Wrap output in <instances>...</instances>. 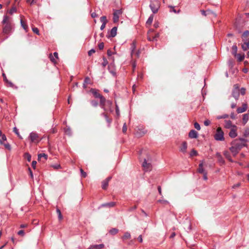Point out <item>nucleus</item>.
Returning a JSON list of instances; mask_svg holds the SVG:
<instances>
[{"label": "nucleus", "instance_id": "2f4dec72", "mask_svg": "<svg viewBox=\"0 0 249 249\" xmlns=\"http://www.w3.org/2000/svg\"><path fill=\"white\" fill-rule=\"evenodd\" d=\"M20 24H21V25L22 27V28L26 31H27V30L28 29V26L24 23V22L23 21V20L22 19L20 20Z\"/></svg>", "mask_w": 249, "mask_h": 249}, {"label": "nucleus", "instance_id": "4be33fe9", "mask_svg": "<svg viewBox=\"0 0 249 249\" xmlns=\"http://www.w3.org/2000/svg\"><path fill=\"white\" fill-rule=\"evenodd\" d=\"M118 232V230L116 228H112L109 231V233L111 235H115Z\"/></svg>", "mask_w": 249, "mask_h": 249}, {"label": "nucleus", "instance_id": "6e6552de", "mask_svg": "<svg viewBox=\"0 0 249 249\" xmlns=\"http://www.w3.org/2000/svg\"><path fill=\"white\" fill-rule=\"evenodd\" d=\"M239 94L240 92L238 88H235L232 91V96L235 100H237L238 99Z\"/></svg>", "mask_w": 249, "mask_h": 249}, {"label": "nucleus", "instance_id": "a211bd4d", "mask_svg": "<svg viewBox=\"0 0 249 249\" xmlns=\"http://www.w3.org/2000/svg\"><path fill=\"white\" fill-rule=\"evenodd\" d=\"M249 118V114L248 113H246L243 115V122L244 124H245L248 121Z\"/></svg>", "mask_w": 249, "mask_h": 249}, {"label": "nucleus", "instance_id": "338daca9", "mask_svg": "<svg viewBox=\"0 0 249 249\" xmlns=\"http://www.w3.org/2000/svg\"><path fill=\"white\" fill-rule=\"evenodd\" d=\"M91 247H92V249H100L99 247L98 246V245H91Z\"/></svg>", "mask_w": 249, "mask_h": 249}, {"label": "nucleus", "instance_id": "dca6fc26", "mask_svg": "<svg viewBox=\"0 0 249 249\" xmlns=\"http://www.w3.org/2000/svg\"><path fill=\"white\" fill-rule=\"evenodd\" d=\"M216 157L217 158V160L219 163H220L221 164H223L224 163V160L220 153H216Z\"/></svg>", "mask_w": 249, "mask_h": 249}, {"label": "nucleus", "instance_id": "f257e3e1", "mask_svg": "<svg viewBox=\"0 0 249 249\" xmlns=\"http://www.w3.org/2000/svg\"><path fill=\"white\" fill-rule=\"evenodd\" d=\"M2 23L4 25L2 29L3 33L4 34H10L13 28V24L10 18L7 16H4Z\"/></svg>", "mask_w": 249, "mask_h": 249}, {"label": "nucleus", "instance_id": "7c9ffc66", "mask_svg": "<svg viewBox=\"0 0 249 249\" xmlns=\"http://www.w3.org/2000/svg\"><path fill=\"white\" fill-rule=\"evenodd\" d=\"M224 155L229 160L231 161V157H230V153L228 151H225L224 152Z\"/></svg>", "mask_w": 249, "mask_h": 249}, {"label": "nucleus", "instance_id": "4468645a", "mask_svg": "<svg viewBox=\"0 0 249 249\" xmlns=\"http://www.w3.org/2000/svg\"><path fill=\"white\" fill-rule=\"evenodd\" d=\"M117 28L116 27H113L109 33V37H114L117 35Z\"/></svg>", "mask_w": 249, "mask_h": 249}, {"label": "nucleus", "instance_id": "3c124183", "mask_svg": "<svg viewBox=\"0 0 249 249\" xmlns=\"http://www.w3.org/2000/svg\"><path fill=\"white\" fill-rule=\"evenodd\" d=\"M32 30H33V31L35 33H36V34H37V35H38V34H39V30H38V29L37 28H36V27H35V28H32Z\"/></svg>", "mask_w": 249, "mask_h": 249}, {"label": "nucleus", "instance_id": "0e129e2a", "mask_svg": "<svg viewBox=\"0 0 249 249\" xmlns=\"http://www.w3.org/2000/svg\"><path fill=\"white\" fill-rule=\"evenodd\" d=\"M36 161H32V167L35 169L36 168Z\"/></svg>", "mask_w": 249, "mask_h": 249}, {"label": "nucleus", "instance_id": "680f3d73", "mask_svg": "<svg viewBox=\"0 0 249 249\" xmlns=\"http://www.w3.org/2000/svg\"><path fill=\"white\" fill-rule=\"evenodd\" d=\"M116 113L118 116H119L120 115L119 109V107L117 105H116Z\"/></svg>", "mask_w": 249, "mask_h": 249}, {"label": "nucleus", "instance_id": "37998d69", "mask_svg": "<svg viewBox=\"0 0 249 249\" xmlns=\"http://www.w3.org/2000/svg\"><path fill=\"white\" fill-rule=\"evenodd\" d=\"M194 126L196 130H200V128H201L199 124H198L197 123H195L194 124Z\"/></svg>", "mask_w": 249, "mask_h": 249}, {"label": "nucleus", "instance_id": "c9c22d12", "mask_svg": "<svg viewBox=\"0 0 249 249\" xmlns=\"http://www.w3.org/2000/svg\"><path fill=\"white\" fill-rule=\"evenodd\" d=\"M25 158L27 159L28 161H30L31 160V156L28 153L25 154Z\"/></svg>", "mask_w": 249, "mask_h": 249}, {"label": "nucleus", "instance_id": "de8ad7c7", "mask_svg": "<svg viewBox=\"0 0 249 249\" xmlns=\"http://www.w3.org/2000/svg\"><path fill=\"white\" fill-rule=\"evenodd\" d=\"M50 60H51V61H52L53 62V63L56 62V58H54L52 54H50Z\"/></svg>", "mask_w": 249, "mask_h": 249}, {"label": "nucleus", "instance_id": "412c9836", "mask_svg": "<svg viewBox=\"0 0 249 249\" xmlns=\"http://www.w3.org/2000/svg\"><path fill=\"white\" fill-rule=\"evenodd\" d=\"M101 115L103 116L105 118L106 121L108 123V126L109 127L112 121L111 119H109L107 114L105 113H102Z\"/></svg>", "mask_w": 249, "mask_h": 249}, {"label": "nucleus", "instance_id": "aec40b11", "mask_svg": "<svg viewBox=\"0 0 249 249\" xmlns=\"http://www.w3.org/2000/svg\"><path fill=\"white\" fill-rule=\"evenodd\" d=\"M99 98L100 99V105L102 108L105 109L104 105L106 102V99L102 95Z\"/></svg>", "mask_w": 249, "mask_h": 249}, {"label": "nucleus", "instance_id": "6ab92c4d", "mask_svg": "<svg viewBox=\"0 0 249 249\" xmlns=\"http://www.w3.org/2000/svg\"><path fill=\"white\" fill-rule=\"evenodd\" d=\"M136 42H135V41H133L131 45V54L132 55L134 54V52L136 49Z\"/></svg>", "mask_w": 249, "mask_h": 249}, {"label": "nucleus", "instance_id": "f3484780", "mask_svg": "<svg viewBox=\"0 0 249 249\" xmlns=\"http://www.w3.org/2000/svg\"><path fill=\"white\" fill-rule=\"evenodd\" d=\"M90 91L96 98H100L102 96L95 89H90Z\"/></svg>", "mask_w": 249, "mask_h": 249}, {"label": "nucleus", "instance_id": "c03bdc74", "mask_svg": "<svg viewBox=\"0 0 249 249\" xmlns=\"http://www.w3.org/2000/svg\"><path fill=\"white\" fill-rule=\"evenodd\" d=\"M126 130H127L126 124V123H124L123 125L122 131H123V132L124 133L126 132Z\"/></svg>", "mask_w": 249, "mask_h": 249}, {"label": "nucleus", "instance_id": "f8f14e48", "mask_svg": "<svg viewBox=\"0 0 249 249\" xmlns=\"http://www.w3.org/2000/svg\"><path fill=\"white\" fill-rule=\"evenodd\" d=\"M247 108H248L247 105L246 104H243L242 105V107H238L237 109V112L238 113H243V112H245V111H246V110L247 109Z\"/></svg>", "mask_w": 249, "mask_h": 249}, {"label": "nucleus", "instance_id": "603ef678", "mask_svg": "<svg viewBox=\"0 0 249 249\" xmlns=\"http://www.w3.org/2000/svg\"><path fill=\"white\" fill-rule=\"evenodd\" d=\"M169 7H170L171 9H172V12H173L175 13H178L179 12V10L177 12V11L174 9V7L173 6H169Z\"/></svg>", "mask_w": 249, "mask_h": 249}, {"label": "nucleus", "instance_id": "5701e85b", "mask_svg": "<svg viewBox=\"0 0 249 249\" xmlns=\"http://www.w3.org/2000/svg\"><path fill=\"white\" fill-rule=\"evenodd\" d=\"M131 237L130 233L129 232H125L122 237L123 240L130 239Z\"/></svg>", "mask_w": 249, "mask_h": 249}, {"label": "nucleus", "instance_id": "c85d7f7f", "mask_svg": "<svg viewBox=\"0 0 249 249\" xmlns=\"http://www.w3.org/2000/svg\"><path fill=\"white\" fill-rule=\"evenodd\" d=\"M115 205V203L113 202L105 203L102 205L103 206H106L108 207H112Z\"/></svg>", "mask_w": 249, "mask_h": 249}, {"label": "nucleus", "instance_id": "f704fd0d", "mask_svg": "<svg viewBox=\"0 0 249 249\" xmlns=\"http://www.w3.org/2000/svg\"><path fill=\"white\" fill-rule=\"evenodd\" d=\"M100 21L102 23L106 24L107 22V18H106V17L103 16V17H101V18H100Z\"/></svg>", "mask_w": 249, "mask_h": 249}, {"label": "nucleus", "instance_id": "6e6d98bb", "mask_svg": "<svg viewBox=\"0 0 249 249\" xmlns=\"http://www.w3.org/2000/svg\"><path fill=\"white\" fill-rule=\"evenodd\" d=\"M240 185H241V183H236V184H234V185L232 186V188L233 189H235V188H237V187H240Z\"/></svg>", "mask_w": 249, "mask_h": 249}, {"label": "nucleus", "instance_id": "cd10ccee", "mask_svg": "<svg viewBox=\"0 0 249 249\" xmlns=\"http://www.w3.org/2000/svg\"><path fill=\"white\" fill-rule=\"evenodd\" d=\"M235 56L237 57L238 60L239 61H242L244 59V57H245V55L244 54H239V53L237 54Z\"/></svg>", "mask_w": 249, "mask_h": 249}, {"label": "nucleus", "instance_id": "e433bc0d", "mask_svg": "<svg viewBox=\"0 0 249 249\" xmlns=\"http://www.w3.org/2000/svg\"><path fill=\"white\" fill-rule=\"evenodd\" d=\"M158 202L163 204H167L169 203L167 200L164 199H159L158 200Z\"/></svg>", "mask_w": 249, "mask_h": 249}, {"label": "nucleus", "instance_id": "bb28decb", "mask_svg": "<svg viewBox=\"0 0 249 249\" xmlns=\"http://www.w3.org/2000/svg\"><path fill=\"white\" fill-rule=\"evenodd\" d=\"M237 52V47L236 45H233L232 47V53L234 55L236 56Z\"/></svg>", "mask_w": 249, "mask_h": 249}, {"label": "nucleus", "instance_id": "864d4df0", "mask_svg": "<svg viewBox=\"0 0 249 249\" xmlns=\"http://www.w3.org/2000/svg\"><path fill=\"white\" fill-rule=\"evenodd\" d=\"M18 234L19 235L23 236L24 235V231L23 230H20L19 231H18Z\"/></svg>", "mask_w": 249, "mask_h": 249}, {"label": "nucleus", "instance_id": "bf43d9fd", "mask_svg": "<svg viewBox=\"0 0 249 249\" xmlns=\"http://www.w3.org/2000/svg\"><path fill=\"white\" fill-rule=\"evenodd\" d=\"M2 77H3V80H4V81L5 82H8V80L7 79V77H6V76L5 74L4 73H2Z\"/></svg>", "mask_w": 249, "mask_h": 249}, {"label": "nucleus", "instance_id": "7ed1b4c3", "mask_svg": "<svg viewBox=\"0 0 249 249\" xmlns=\"http://www.w3.org/2000/svg\"><path fill=\"white\" fill-rule=\"evenodd\" d=\"M214 137L216 141H222L224 140V132L221 127H219L217 128Z\"/></svg>", "mask_w": 249, "mask_h": 249}, {"label": "nucleus", "instance_id": "0eeeda50", "mask_svg": "<svg viewBox=\"0 0 249 249\" xmlns=\"http://www.w3.org/2000/svg\"><path fill=\"white\" fill-rule=\"evenodd\" d=\"M224 126L226 128H236V126L232 124L231 121L230 120H225V124Z\"/></svg>", "mask_w": 249, "mask_h": 249}, {"label": "nucleus", "instance_id": "393cba45", "mask_svg": "<svg viewBox=\"0 0 249 249\" xmlns=\"http://www.w3.org/2000/svg\"><path fill=\"white\" fill-rule=\"evenodd\" d=\"M242 48L243 50L246 51L249 49V41L248 42L245 43L242 45Z\"/></svg>", "mask_w": 249, "mask_h": 249}, {"label": "nucleus", "instance_id": "774afa93", "mask_svg": "<svg viewBox=\"0 0 249 249\" xmlns=\"http://www.w3.org/2000/svg\"><path fill=\"white\" fill-rule=\"evenodd\" d=\"M4 146L6 148L10 150L11 149V146L8 143H7V144H4Z\"/></svg>", "mask_w": 249, "mask_h": 249}, {"label": "nucleus", "instance_id": "58836bf2", "mask_svg": "<svg viewBox=\"0 0 249 249\" xmlns=\"http://www.w3.org/2000/svg\"><path fill=\"white\" fill-rule=\"evenodd\" d=\"M17 11V9L16 7H12L9 11V14H10L11 15H12L13 14H14V13H16Z\"/></svg>", "mask_w": 249, "mask_h": 249}, {"label": "nucleus", "instance_id": "4d7b16f0", "mask_svg": "<svg viewBox=\"0 0 249 249\" xmlns=\"http://www.w3.org/2000/svg\"><path fill=\"white\" fill-rule=\"evenodd\" d=\"M211 123V122L209 120H206L204 121V124L206 126H208Z\"/></svg>", "mask_w": 249, "mask_h": 249}, {"label": "nucleus", "instance_id": "423d86ee", "mask_svg": "<svg viewBox=\"0 0 249 249\" xmlns=\"http://www.w3.org/2000/svg\"><path fill=\"white\" fill-rule=\"evenodd\" d=\"M30 138L31 141L33 142H38V135L35 132H31L30 134Z\"/></svg>", "mask_w": 249, "mask_h": 249}, {"label": "nucleus", "instance_id": "473e14b6", "mask_svg": "<svg viewBox=\"0 0 249 249\" xmlns=\"http://www.w3.org/2000/svg\"><path fill=\"white\" fill-rule=\"evenodd\" d=\"M229 115L228 114H224L223 115H219L216 117L217 119H225L228 118Z\"/></svg>", "mask_w": 249, "mask_h": 249}, {"label": "nucleus", "instance_id": "c756f323", "mask_svg": "<svg viewBox=\"0 0 249 249\" xmlns=\"http://www.w3.org/2000/svg\"><path fill=\"white\" fill-rule=\"evenodd\" d=\"M153 18H154V16L153 15H151L148 18L147 21H146V24H148V25H150L151 24V23H152V21L153 20Z\"/></svg>", "mask_w": 249, "mask_h": 249}, {"label": "nucleus", "instance_id": "a18cd8bd", "mask_svg": "<svg viewBox=\"0 0 249 249\" xmlns=\"http://www.w3.org/2000/svg\"><path fill=\"white\" fill-rule=\"evenodd\" d=\"M91 104L92 105V106L93 107H97V105H98V102L96 101H91Z\"/></svg>", "mask_w": 249, "mask_h": 249}, {"label": "nucleus", "instance_id": "49530a36", "mask_svg": "<svg viewBox=\"0 0 249 249\" xmlns=\"http://www.w3.org/2000/svg\"><path fill=\"white\" fill-rule=\"evenodd\" d=\"M95 52V51L94 49H91L90 50H89L88 52V54L90 56L93 53H94Z\"/></svg>", "mask_w": 249, "mask_h": 249}, {"label": "nucleus", "instance_id": "79ce46f5", "mask_svg": "<svg viewBox=\"0 0 249 249\" xmlns=\"http://www.w3.org/2000/svg\"><path fill=\"white\" fill-rule=\"evenodd\" d=\"M80 173L81 176L83 178H86L87 177V174L85 172L83 171L82 169H80Z\"/></svg>", "mask_w": 249, "mask_h": 249}, {"label": "nucleus", "instance_id": "5fc2aeb1", "mask_svg": "<svg viewBox=\"0 0 249 249\" xmlns=\"http://www.w3.org/2000/svg\"><path fill=\"white\" fill-rule=\"evenodd\" d=\"M98 47L100 50H102L104 47V43L101 42L98 45Z\"/></svg>", "mask_w": 249, "mask_h": 249}, {"label": "nucleus", "instance_id": "ddd939ff", "mask_svg": "<svg viewBox=\"0 0 249 249\" xmlns=\"http://www.w3.org/2000/svg\"><path fill=\"white\" fill-rule=\"evenodd\" d=\"M229 135L231 138H234L236 137L237 135V134L236 132V128H231L229 132Z\"/></svg>", "mask_w": 249, "mask_h": 249}, {"label": "nucleus", "instance_id": "052dcab7", "mask_svg": "<svg viewBox=\"0 0 249 249\" xmlns=\"http://www.w3.org/2000/svg\"><path fill=\"white\" fill-rule=\"evenodd\" d=\"M137 208V206H134L131 208H130L129 209H128V211L129 212H131V211H133L134 210H135V209H136Z\"/></svg>", "mask_w": 249, "mask_h": 249}, {"label": "nucleus", "instance_id": "2eb2a0df", "mask_svg": "<svg viewBox=\"0 0 249 249\" xmlns=\"http://www.w3.org/2000/svg\"><path fill=\"white\" fill-rule=\"evenodd\" d=\"M230 149L234 156H235L239 152L238 148L236 146H231Z\"/></svg>", "mask_w": 249, "mask_h": 249}, {"label": "nucleus", "instance_id": "ea45409f", "mask_svg": "<svg viewBox=\"0 0 249 249\" xmlns=\"http://www.w3.org/2000/svg\"><path fill=\"white\" fill-rule=\"evenodd\" d=\"M108 64V62H107V60L106 58H105V57L103 58V62L102 64V66L105 67H106Z\"/></svg>", "mask_w": 249, "mask_h": 249}, {"label": "nucleus", "instance_id": "72a5a7b5", "mask_svg": "<svg viewBox=\"0 0 249 249\" xmlns=\"http://www.w3.org/2000/svg\"><path fill=\"white\" fill-rule=\"evenodd\" d=\"M65 132L68 135L70 136L71 135V131L70 127L66 128L65 129Z\"/></svg>", "mask_w": 249, "mask_h": 249}, {"label": "nucleus", "instance_id": "39448f33", "mask_svg": "<svg viewBox=\"0 0 249 249\" xmlns=\"http://www.w3.org/2000/svg\"><path fill=\"white\" fill-rule=\"evenodd\" d=\"M122 11L121 10H117L114 12L113 13V21L116 22L118 21L120 16L122 14Z\"/></svg>", "mask_w": 249, "mask_h": 249}, {"label": "nucleus", "instance_id": "13d9d810", "mask_svg": "<svg viewBox=\"0 0 249 249\" xmlns=\"http://www.w3.org/2000/svg\"><path fill=\"white\" fill-rule=\"evenodd\" d=\"M89 81H90V79L89 77H87L85 78V80H84V83H86V84H89Z\"/></svg>", "mask_w": 249, "mask_h": 249}, {"label": "nucleus", "instance_id": "8fccbe9b", "mask_svg": "<svg viewBox=\"0 0 249 249\" xmlns=\"http://www.w3.org/2000/svg\"><path fill=\"white\" fill-rule=\"evenodd\" d=\"M249 35V31H245L243 34V37H246L248 36Z\"/></svg>", "mask_w": 249, "mask_h": 249}, {"label": "nucleus", "instance_id": "1a4fd4ad", "mask_svg": "<svg viewBox=\"0 0 249 249\" xmlns=\"http://www.w3.org/2000/svg\"><path fill=\"white\" fill-rule=\"evenodd\" d=\"M111 177H109L107 178L105 180H103L102 183V187L103 189L105 190L107 189L108 184V182L111 179Z\"/></svg>", "mask_w": 249, "mask_h": 249}, {"label": "nucleus", "instance_id": "20e7f679", "mask_svg": "<svg viewBox=\"0 0 249 249\" xmlns=\"http://www.w3.org/2000/svg\"><path fill=\"white\" fill-rule=\"evenodd\" d=\"M149 160V159L148 158V160H147L146 159L144 160V161L142 163V167L144 168V170L146 171H148V170H150L152 168V165L150 162H148Z\"/></svg>", "mask_w": 249, "mask_h": 249}, {"label": "nucleus", "instance_id": "e2e57ef3", "mask_svg": "<svg viewBox=\"0 0 249 249\" xmlns=\"http://www.w3.org/2000/svg\"><path fill=\"white\" fill-rule=\"evenodd\" d=\"M245 89L244 88H241L240 90V92L242 95H244L245 94Z\"/></svg>", "mask_w": 249, "mask_h": 249}, {"label": "nucleus", "instance_id": "69168bd1", "mask_svg": "<svg viewBox=\"0 0 249 249\" xmlns=\"http://www.w3.org/2000/svg\"><path fill=\"white\" fill-rule=\"evenodd\" d=\"M158 192L160 195L162 196V193H161V188L160 186H159L158 187Z\"/></svg>", "mask_w": 249, "mask_h": 249}, {"label": "nucleus", "instance_id": "b1692460", "mask_svg": "<svg viewBox=\"0 0 249 249\" xmlns=\"http://www.w3.org/2000/svg\"><path fill=\"white\" fill-rule=\"evenodd\" d=\"M198 171L199 173H201V174L204 173L205 172L203 168V162H201L199 164Z\"/></svg>", "mask_w": 249, "mask_h": 249}, {"label": "nucleus", "instance_id": "4c0bfd02", "mask_svg": "<svg viewBox=\"0 0 249 249\" xmlns=\"http://www.w3.org/2000/svg\"><path fill=\"white\" fill-rule=\"evenodd\" d=\"M56 213L58 214L59 219L61 220L62 219V215L61 213V211L59 209H56Z\"/></svg>", "mask_w": 249, "mask_h": 249}, {"label": "nucleus", "instance_id": "9d476101", "mask_svg": "<svg viewBox=\"0 0 249 249\" xmlns=\"http://www.w3.org/2000/svg\"><path fill=\"white\" fill-rule=\"evenodd\" d=\"M198 133L195 130H191L189 133V137L191 139H196L198 137Z\"/></svg>", "mask_w": 249, "mask_h": 249}, {"label": "nucleus", "instance_id": "09e8293b", "mask_svg": "<svg viewBox=\"0 0 249 249\" xmlns=\"http://www.w3.org/2000/svg\"><path fill=\"white\" fill-rule=\"evenodd\" d=\"M13 131L18 137L20 136L19 132H18V130L17 127H15L13 129Z\"/></svg>", "mask_w": 249, "mask_h": 249}, {"label": "nucleus", "instance_id": "a19ab883", "mask_svg": "<svg viewBox=\"0 0 249 249\" xmlns=\"http://www.w3.org/2000/svg\"><path fill=\"white\" fill-rule=\"evenodd\" d=\"M197 155V152L196 150L194 149H192L190 153L191 156H196Z\"/></svg>", "mask_w": 249, "mask_h": 249}, {"label": "nucleus", "instance_id": "9b49d317", "mask_svg": "<svg viewBox=\"0 0 249 249\" xmlns=\"http://www.w3.org/2000/svg\"><path fill=\"white\" fill-rule=\"evenodd\" d=\"M187 148V143L186 142H183L179 148V151L183 153H185L186 152Z\"/></svg>", "mask_w": 249, "mask_h": 249}, {"label": "nucleus", "instance_id": "a878e982", "mask_svg": "<svg viewBox=\"0 0 249 249\" xmlns=\"http://www.w3.org/2000/svg\"><path fill=\"white\" fill-rule=\"evenodd\" d=\"M47 155L44 153H41L38 155V160H41V159L42 158H44V159L46 160L47 159Z\"/></svg>", "mask_w": 249, "mask_h": 249}, {"label": "nucleus", "instance_id": "f03ea898", "mask_svg": "<svg viewBox=\"0 0 249 249\" xmlns=\"http://www.w3.org/2000/svg\"><path fill=\"white\" fill-rule=\"evenodd\" d=\"M149 7L154 14L158 12L160 8V2L158 0H151Z\"/></svg>", "mask_w": 249, "mask_h": 249}]
</instances>
